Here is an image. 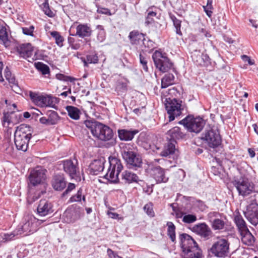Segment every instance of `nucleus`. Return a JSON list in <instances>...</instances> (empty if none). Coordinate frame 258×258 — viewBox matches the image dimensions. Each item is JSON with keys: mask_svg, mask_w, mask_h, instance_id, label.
Wrapping results in <instances>:
<instances>
[{"mask_svg": "<svg viewBox=\"0 0 258 258\" xmlns=\"http://www.w3.org/2000/svg\"><path fill=\"white\" fill-rule=\"evenodd\" d=\"M163 102L167 113H173L175 111L181 113L184 110V104L182 101L175 98L166 97L164 100H163Z\"/></svg>", "mask_w": 258, "mask_h": 258, "instance_id": "15", "label": "nucleus"}, {"mask_svg": "<svg viewBox=\"0 0 258 258\" xmlns=\"http://www.w3.org/2000/svg\"><path fill=\"white\" fill-rule=\"evenodd\" d=\"M121 180L122 183L128 184L132 182H138L139 177L134 173L125 170L121 175Z\"/></svg>", "mask_w": 258, "mask_h": 258, "instance_id": "29", "label": "nucleus"}, {"mask_svg": "<svg viewBox=\"0 0 258 258\" xmlns=\"http://www.w3.org/2000/svg\"><path fill=\"white\" fill-rule=\"evenodd\" d=\"M0 41L5 46L9 45L10 41L8 39V34L5 26L0 22Z\"/></svg>", "mask_w": 258, "mask_h": 258, "instance_id": "35", "label": "nucleus"}, {"mask_svg": "<svg viewBox=\"0 0 258 258\" xmlns=\"http://www.w3.org/2000/svg\"><path fill=\"white\" fill-rule=\"evenodd\" d=\"M30 97L32 101L41 108H52L60 111L56 104H58L60 99L51 95H42L30 92Z\"/></svg>", "mask_w": 258, "mask_h": 258, "instance_id": "4", "label": "nucleus"}, {"mask_svg": "<svg viewBox=\"0 0 258 258\" xmlns=\"http://www.w3.org/2000/svg\"><path fill=\"white\" fill-rule=\"evenodd\" d=\"M76 187V185L75 184L72 183H69L68 184V186L67 187V188L66 189V190L62 194V196L64 197L67 195H68L70 192H71L72 190H73Z\"/></svg>", "mask_w": 258, "mask_h": 258, "instance_id": "59", "label": "nucleus"}, {"mask_svg": "<svg viewBox=\"0 0 258 258\" xmlns=\"http://www.w3.org/2000/svg\"><path fill=\"white\" fill-rule=\"evenodd\" d=\"M229 242L225 239H220L215 242L210 249V251L215 256L223 257L229 253Z\"/></svg>", "mask_w": 258, "mask_h": 258, "instance_id": "12", "label": "nucleus"}, {"mask_svg": "<svg viewBox=\"0 0 258 258\" xmlns=\"http://www.w3.org/2000/svg\"><path fill=\"white\" fill-rule=\"evenodd\" d=\"M56 78L59 80L66 82H72L74 80V78L70 76H65L62 74H57L56 75Z\"/></svg>", "mask_w": 258, "mask_h": 258, "instance_id": "57", "label": "nucleus"}, {"mask_svg": "<svg viewBox=\"0 0 258 258\" xmlns=\"http://www.w3.org/2000/svg\"><path fill=\"white\" fill-rule=\"evenodd\" d=\"M109 162L110 166L107 173L104 175V178L112 183H118L119 182L118 175L123 169L121 161L116 157H110Z\"/></svg>", "mask_w": 258, "mask_h": 258, "instance_id": "7", "label": "nucleus"}, {"mask_svg": "<svg viewBox=\"0 0 258 258\" xmlns=\"http://www.w3.org/2000/svg\"><path fill=\"white\" fill-rule=\"evenodd\" d=\"M91 34L92 30L87 24H79L76 27V33L75 34L70 33V35L78 36L79 37L83 38L90 37Z\"/></svg>", "mask_w": 258, "mask_h": 258, "instance_id": "27", "label": "nucleus"}, {"mask_svg": "<svg viewBox=\"0 0 258 258\" xmlns=\"http://www.w3.org/2000/svg\"><path fill=\"white\" fill-rule=\"evenodd\" d=\"M115 90L118 95L124 96L128 90L127 83L122 81H118Z\"/></svg>", "mask_w": 258, "mask_h": 258, "instance_id": "34", "label": "nucleus"}, {"mask_svg": "<svg viewBox=\"0 0 258 258\" xmlns=\"http://www.w3.org/2000/svg\"><path fill=\"white\" fill-rule=\"evenodd\" d=\"M219 213L216 212H210L208 214V217L212 223V228L215 230H223L224 229L226 223L221 219L218 218Z\"/></svg>", "mask_w": 258, "mask_h": 258, "instance_id": "19", "label": "nucleus"}, {"mask_svg": "<svg viewBox=\"0 0 258 258\" xmlns=\"http://www.w3.org/2000/svg\"><path fill=\"white\" fill-rule=\"evenodd\" d=\"M148 14L146 17V21L145 24L146 26H149L151 24H152L154 23V17H156L157 15V13L153 11H150L149 10L147 11Z\"/></svg>", "mask_w": 258, "mask_h": 258, "instance_id": "47", "label": "nucleus"}, {"mask_svg": "<svg viewBox=\"0 0 258 258\" xmlns=\"http://www.w3.org/2000/svg\"><path fill=\"white\" fill-rule=\"evenodd\" d=\"M45 14L49 17H53L54 16L53 12L50 10L48 4V0L45 2L40 6Z\"/></svg>", "mask_w": 258, "mask_h": 258, "instance_id": "45", "label": "nucleus"}, {"mask_svg": "<svg viewBox=\"0 0 258 258\" xmlns=\"http://www.w3.org/2000/svg\"><path fill=\"white\" fill-rule=\"evenodd\" d=\"M122 156L129 168L134 169L142 166V161L140 156L133 151L123 150Z\"/></svg>", "mask_w": 258, "mask_h": 258, "instance_id": "14", "label": "nucleus"}, {"mask_svg": "<svg viewBox=\"0 0 258 258\" xmlns=\"http://www.w3.org/2000/svg\"><path fill=\"white\" fill-rule=\"evenodd\" d=\"M107 253L110 258H122L110 249H108Z\"/></svg>", "mask_w": 258, "mask_h": 258, "instance_id": "63", "label": "nucleus"}, {"mask_svg": "<svg viewBox=\"0 0 258 258\" xmlns=\"http://www.w3.org/2000/svg\"><path fill=\"white\" fill-rule=\"evenodd\" d=\"M64 171L69 175L72 179L80 180V172L78 166V161L72 160H66L62 161Z\"/></svg>", "mask_w": 258, "mask_h": 258, "instance_id": "13", "label": "nucleus"}, {"mask_svg": "<svg viewBox=\"0 0 258 258\" xmlns=\"http://www.w3.org/2000/svg\"><path fill=\"white\" fill-rule=\"evenodd\" d=\"M32 130L29 126L24 124L17 126L15 132V144L19 150L26 151L28 143L32 137Z\"/></svg>", "mask_w": 258, "mask_h": 258, "instance_id": "3", "label": "nucleus"}, {"mask_svg": "<svg viewBox=\"0 0 258 258\" xmlns=\"http://www.w3.org/2000/svg\"><path fill=\"white\" fill-rule=\"evenodd\" d=\"M82 189L80 188L77 193L70 199L69 201L71 202H80L82 199Z\"/></svg>", "mask_w": 258, "mask_h": 258, "instance_id": "54", "label": "nucleus"}, {"mask_svg": "<svg viewBox=\"0 0 258 258\" xmlns=\"http://www.w3.org/2000/svg\"><path fill=\"white\" fill-rule=\"evenodd\" d=\"M21 115L17 114H4L2 119L3 125L5 127H9L14 125L21 121Z\"/></svg>", "mask_w": 258, "mask_h": 258, "instance_id": "24", "label": "nucleus"}, {"mask_svg": "<svg viewBox=\"0 0 258 258\" xmlns=\"http://www.w3.org/2000/svg\"><path fill=\"white\" fill-rule=\"evenodd\" d=\"M176 141L174 140H169L168 142L165 144L164 148L160 153V155L164 157L170 158L175 154L177 149L175 147Z\"/></svg>", "mask_w": 258, "mask_h": 258, "instance_id": "22", "label": "nucleus"}, {"mask_svg": "<svg viewBox=\"0 0 258 258\" xmlns=\"http://www.w3.org/2000/svg\"><path fill=\"white\" fill-rule=\"evenodd\" d=\"M175 77L173 74L167 73L161 79V88H166L174 84Z\"/></svg>", "mask_w": 258, "mask_h": 258, "instance_id": "33", "label": "nucleus"}, {"mask_svg": "<svg viewBox=\"0 0 258 258\" xmlns=\"http://www.w3.org/2000/svg\"><path fill=\"white\" fill-rule=\"evenodd\" d=\"M242 59L245 62H247L249 65H252L254 63V60H252L250 57L246 55H243L241 56Z\"/></svg>", "mask_w": 258, "mask_h": 258, "instance_id": "61", "label": "nucleus"}, {"mask_svg": "<svg viewBox=\"0 0 258 258\" xmlns=\"http://www.w3.org/2000/svg\"><path fill=\"white\" fill-rule=\"evenodd\" d=\"M197 220V216L194 214H187L183 216L182 221L187 224H190L195 222Z\"/></svg>", "mask_w": 258, "mask_h": 258, "instance_id": "53", "label": "nucleus"}, {"mask_svg": "<svg viewBox=\"0 0 258 258\" xmlns=\"http://www.w3.org/2000/svg\"><path fill=\"white\" fill-rule=\"evenodd\" d=\"M93 135L101 141H110L109 144L111 146L115 143L112 130L101 123L93 130Z\"/></svg>", "mask_w": 258, "mask_h": 258, "instance_id": "9", "label": "nucleus"}, {"mask_svg": "<svg viewBox=\"0 0 258 258\" xmlns=\"http://www.w3.org/2000/svg\"><path fill=\"white\" fill-rule=\"evenodd\" d=\"M50 34L51 37L54 38L55 42L58 46L60 47L63 46V42L64 39L63 37L60 35L59 32L56 31H51L50 32Z\"/></svg>", "mask_w": 258, "mask_h": 258, "instance_id": "40", "label": "nucleus"}, {"mask_svg": "<svg viewBox=\"0 0 258 258\" xmlns=\"http://www.w3.org/2000/svg\"><path fill=\"white\" fill-rule=\"evenodd\" d=\"M201 139L204 144L212 148L217 147L221 142L219 130L214 125L207 126L202 133Z\"/></svg>", "mask_w": 258, "mask_h": 258, "instance_id": "5", "label": "nucleus"}, {"mask_svg": "<svg viewBox=\"0 0 258 258\" xmlns=\"http://www.w3.org/2000/svg\"><path fill=\"white\" fill-rule=\"evenodd\" d=\"M44 192V191H43V190H42L40 192H39L38 194H35V195H34L32 197V199L31 197H29L28 199V202L30 203H32L34 202L35 200H37L40 197V194H43Z\"/></svg>", "mask_w": 258, "mask_h": 258, "instance_id": "62", "label": "nucleus"}, {"mask_svg": "<svg viewBox=\"0 0 258 258\" xmlns=\"http://www.w3.org/2000/svg\"><path fill=\"white\" fill-rule=\"evenodd\" d=\"M66 109L68 113H81L79 109L73 106H67Z\"/></svg>", "mask_w": 258, "mask_h": 258, "instance_id": "60", "label": "nucleus"}, {"mask_svg": "<svg viewBox=\"0 0 258 258\" xmlns=\"http://www.w3.org/2000/svg\"><path fill=\"white\" fill-rule=\"evenodd\" d=\"M233 185L236 188L240 195L247 196L255 192V185L247 178L241 177L233 181Z\"/></svg>", "mask_w": 258, "mask_h": 258, "instance_id": "11", "label": "nucleus"}, {"mask_svg": "<svg viewBox=\"0 0 258 258\" xmlns=\"http://www.w3.org/2000/svg\"><path fill=\"white\" fill-rule=\"evenodd\" d=\"M34 26L31 25L29 27H22V30L24 34L33 36V32L34 30Z\"/></svg>", "mask_w": 258, "mask_h": 258, "instance_id": "56", "label": "nucleus"}, {"mask_svg": "<svg viewBox=\"0 0 258 258\" xmlns=\"http://www.w3.org/2000/svg\"><path fill=\"white\" fill-rule=\"evenodd\" d=\"M152 59L156 68L160 72L165 73L170 70H172L173 72H175L173 63L165 53H162L158 50H156L152 55Z\"/></svg>", "mask_w": 258, "mask_h": 258, "instance_id": "6", "label": "nucleus"}, {"mask_svg": "<svg viewBox=\"0 0 258 258\" xmlns=\"http://www.w3.org/2000/svg\"><path fill=\"white\" fill-rule=\"evenodd\" d=\"M138 133V131L137 130L128 131L124 129L118 130V137L122 141L132 140Z\"/></svg>", "mask_w": 258, "mask_h": 258, "instance_id": "30", "label": "nucleus"}, {"mask_svg": "<svg viewBox=\"0 0 258 258\" xmlns=\"http://www.w3.org/2000/svg\"><path fill=\"white\" fill-rule=\"evenodd\" d=\"M167 226H168L167 235L172 242H175L176 240L175 226L172 222H167Z\"/></svg>", "mask_w": 258, "mask_h": 258, "instance_id": "41", "label": "nucleus"}, {"mask_svg": "<svg viewBox=\"0 0 258 258\" xmlns=\"http://www.w3.org/2000/svg\"><path fill=\"white\" fill-rule=\"evenodd\" d=\"M47 116H44L40 118L41 123L46 125H52L55 124L58 120L59 117L58 114H46Z\"/></svg>", "mask_w": 258, "mask_h": 258, "instance_id": "32", "label": "nucleus"}, {"mask_svg": "<svg viewBox=\"0 0 258 258\" xmlns=\"http://www.w3.org/2000/svg\"><path fill=\"white\" fill-rule=\"evenodd\" d=\"M32 216L27 215L24 217L23 224L20 226L16 230L10 234H5L3 239L6 241L11 240L15 236L24 234L29 235L37 231L38 224L42 222Z\"/></svg>", "mask_w": 258, "mask_h": 258, "instance_id": "2", "label": "nucleus"}, {"mask_svg": "<svg viewBox=\"0 0 258 258\" xmlns=\"http://www.w3.org/2000/svg\"><path fill=\"white\" fill-rule=\"evenodd\" d=\"M17 51L24 58L30 57L33 54V47L30 43H26L20 44L17 47Z\"/></svg>", "mask_w": 258, "mask_h": 258, "instance_id": "28", "label": "nucleus"}, {"mask_svg": "<svg viewBox=\"0 0 258 258\" xmlns=\"http://www.w3.org/2000/svg\"><path fill=\"white\" fill-rule=\"evenodd\" d=\"M180 246L182 248V258H202V251L196 241L188 234L181 233L179 235Z\"/></svg>", "mask_w": 258, "mask_h": 258, "instance_id": "1", "label": "nucleus"}, {"mask_svg": "<svg viewBox=\"0 0 258 258\" xmlns=\"http://www.w3.org/2000/svg\"><path fill=\"white\" fill-rule=\"evenodd\" d=\"M84 123L88 128H90L93 134V130L98 124H100L101 123L95 120L94 119H89L85 120Z\"/></svg>", "mask_w": 258, "mask_h": 258, "instance_id": "48", "label": "nucleus"}, {"mask_svg": "<svg viewBox=\"0 0 258 258\" xmlns=\"http://www.w3.org/2000/svg\"><path fill=\"white\" fill-rule=\"evenodd\" d=\"M35 66L36 68L41 72L43 75H46L49 73V67L41 62H38L35 63Z\"/></svg>", "mask_w": 258, "mask_h": 258, "instance_id": "44", "label": "nucleus"}, {"mask_svg": "<svg viewBox=\"0 0 258 258\" xmlns=\"http://www.w3.org/2000/svg\"><path fill=\"white\" fill-rule=\"evenodd\" d=\"M234 220L240 233L248 229L245 222L241 216H235Z\"/></svg>", "mask_w": 258, "mask_h": 258, "instance_id": "38", "label": "nucleus"}, {"mask_svg": "<svg viewBox=\"0 0 258 258\" xmlns=\"http://www.w3.org/2000/svg\"><path fill=\"white\" fill-rule=\"evenodd\" d=\"M244 215L252 224L256 225L258 224V204L255 200L247 206Z\"/></svg>", "mask_w": 258, "mask_h": 258, "instance_id": "17", "label": "nucleus"}, {"mask_svg": "<svg viewBox=\"0 0 258 258\" xmlns=\"http://www.w3.org/2000/svg\"><path fill=\"white\" fill-rule=\"evenodd\" d=\"M51 184L55 190L61 191L67 185V182L63 175L57 174L53 177Z\"/></svg>", "mask_w": 258, "mask_h": 258, "instance_id": "26", "label": "nucleus"}, {"mask_svg": "<svg viewBox=\"0 0 258 258\" xmlns=\"http://www.w3.org/2000/svg\"><path fill=\"white\" fill-rule=\"evenodd\" d=\"M168 134L170 136V140H174L176 141V139L182 138L183 134L180 131V128L178 126H175L170 130L168 132Z\"/></svg>", "mask_w": 258, "mask_h": 258, "instance_id": "36", "label": "nucleus"}, {"mask_svg": "<svg viewBox=\"0 0 258 258\" xmlns=\"http://www.w3.org/2000/svg\"><path fill=\"white\" fill-rule=\"evenodd\" d=\"M191 231L200 236L205 240H208L213 236V232L211 228L205 223L194 225L191 228Z\"/></svg>", "mask_w": 258, "mask_h": 258, "instance_id": "16", "label": "nucleus"}, {"mask_svg": "<svg viewBox=\"0 0 258 258\" xmlns=\"http://www.w3.org/2000/svg\"><path fill=\"white\" fill-rule=\"evenodd\" d=\"M144 210L146 213L151 217L154 216V211L153 210V204L151 203H149L145 205Z\"/></svg>", "mask_w": 258, "mask_h": 258, "instance_id": "55", "label": "nucleus"}, {"mask_svg": "<svg viewBox=\"0 0 258 258\" xmlns=\"http://www.w3.org/2000/svg\"><path fill=\"white\" fill-rule=\"evenodd\" d=\"M145 34L135 30L130 32L128 38L131 45L137 46H141L142 42L145 41Z\"/></svg>", "mask_w": 258, "mask_h": 258, "instance_id": "21", "label": "nucleus"}, {"mask_svg": "<svg viewBox=\"0 0 258 258\" xmlns=\"http://www.w3.org/2000/svg\"><path fill=\"white\" fill-rule=\"evenodd\" d=\"M179 123L183 124L189 132L198 133L203 129L205 122L202 117H194L192 115H188Z\"/></svg>", "mask_w": 258, "mask_h": 258, "instance_id": "10", "label": "nucleus"}, {"mask_svg": "<svg viewBox=\"0 0 258 258\" xmlns=\"http://www.w3.org/2000/svg\"><path fill=\"white\" fill-rule=\"evenodd\" d=\"M68 42L72 49L78 50L81 46L80 44L79 43V40H76L72 37H68Z\"/></svg>", "mask_w": 258, "mask_h": 258, "instance_id": "49", "label": "nucleus"}, {"mask_svg": "<svg viewBox=\"0 0 258 258\" xmlns=\"http://www.w3.org/2000/svg\"><path fill=\"white\" fill-rule=\"evenodd\" d=\"M141 47H144V48L142 49L141 51L143 52H144V51H148V49L151 50L154 48V43L150 39L147 41L145 39V41H144V42H142Z\"/></svg>", "mask_w": 258, "mask_h": 258, "instance_id": "46", "label": "nucleus"}, {"mask_svg": "<svg viewBox=\"0 0 258 258\" xmlns=\"http://www.w3.org/2000/svg\"><path fill=\"white\" fill-rule=\"evenodd\" d=\"M72 207L76 210V211L74 212V218H70L69 219L68 218V216L71 215L70 210H67L64 213V216L66 217L65 220L68 223L75 222L77 220L80 218L83 215V209H82L80 206H78L77 205H73Z\"/></svg>", "mask_w": 258, "mask_h": 258, "instance_id": "25", "label": "nucleus"}, {"mask_svg": "<svg viewBox=\"0 0 258 258\" xmlns=\"http://www.w3.org/2000/svg\"><path fill=\"white\" fill-rule=\"evenodd\" d=\"M47 170L41 166H37L33 169L29 176V187L31 189L33 187L37 186H45L46 173Z\"/></svg>", "mask_w": 258, "mask_h": 258, "instance_id": "8", "label": "nucleus"}, {"mask_svg": "<svg viewBox=\"0 0 258 258\" xmlns=\"http://www.w3.org/2000/svg\"><path fill=\"white\" fill-rule=\"evenodd\" d=\"M240 233L241 241L244 244L248 246H251L254 244L255 238L248 229Z\"/></svg>", "mask_w": 258, "mask_h": 258, "instance_id": "31", "label": "nucleus"}, {"mask_svg": "<svg viewBox=\"0 0 258 258\" xmlns=\"http://www.w3.org/2000/svg\"><path fill=\"white\" fill-rule=\"evenodd\" d=\"M98 61V57L96 54L87 55L86 56V60H84V66H87V63H97Z\"/></svg>", "mask_w": 258, "mask_h": 258, "instance_id": "51", "label": "nucleus"}, {"mask_svg": "<svg viewBox=\"0 0 258 258\" xmlns=\"http://www.w3.org/2000/svg\"><path fill=\"white\" fill-rule=\"evenodd\" d=\"M37 214L40 216L51 214L54 210L52 204L46 200H41L37 208Z\"/></svg>", "mask_w": 258, "mask_h": 258, "instance_id": "18", "label": "nucleus"}, {"mask_svg": "<svg viewBox=\"0 0 258 258\" xmlns=\"http://www.w3.org/2000/svg\"><path fill=\"white\" fill-rule=\"evenodd\" d=\"M151 174L157 183H165L168 180V177L165 176L164 169L160 166L153 167L151 170Z\"/></svg>", "mask_w": 258, "mask_h": 258, "instance_id": "20", "label": "nucleus"}, {"mask_svg": "<svg viewBox=\"0 0 258 258\" xmlns=\"http://www.w3.org/2000/svg\"><path fill=\"white\" fill-rule=\"evenodd\" d=\"M140 62L143 69L146 72L148 71V62L150 57L144 52L140 51L139 54Z\"/></svg>", "mask_w": 258, "mask_h": 258, "instance_id": "39", "label": "nucleus"}, {"mask_svg": "<svg viewBox=\"0 0 258 258\" xmlns=\"http://www.w3.org/2000/svg\"><path fill=\"white\" fill-rule=\"evenodd\" d=\"M105 160L103 158L94 160L89 165L90 173L93 175H97L104 168Z\"/></svg>", "mask_w": 258, "mask_h": 258, "instance_id": "23", "label": "nucleus"}, {"mask_svg": "<svg viewBox=\"0 0 258 258\" xmlns=\"http://www.w3.org/2000/svg\"><path fill=\"white\" fill-rule=\"evenodd\" d=\"M5 77L9 83L12 84L15 87H18L15 78L12 75L11 72L8 67H7L4 71Z\"/></svg>", "mask_w": 258, "mask_h": 258, "instance_id": "42", "label": "nucleus"}, {"mask_svg": "<svg viewBox=\"0 0 258 258\" xmlns=\"http://www.w3.org/2000/svg\"><path fill=\"white\" fill-rule=\"evenodd\" d=\"M213 1L212 0H208L207 3V5L203 6V8L204 11L206 13L207 15L211 18L212 16V14L213 13L212 10L213 9V7L212 6Z\"/></svg>", "mask_w": 258, "mask_h": 258, "instance_id": "52", "label": "nucleus"}, {"mask_svg": "<svg viewBox=\"0 0 258 258\" xmlns=\"http://www.w3.org/2000/svg\"><path fill=\"white\" fill-rule=\"evenodd\" d=\"M170 19L172 20L173 25L176 29V33L180 36H182V33L181 31V21L178 19L173 14L169 13Z\"/></svg>", "mask_w": 258, "mask_h": 258, "instance_id": "37", "label": "nucleus"}, {"mask_svg": "<svg viewBox=\"0 0 258 258\" xmlns=\"http://www.w3.org/2000/svg\"><path fill=\"white\" fill-rule=\"evenodd\" d=\"M97 28L98 29V33L97 38L98 41L101 42L103 41V40L105 38L106 34L105 31L104 30L103 26L101 25H97Z\"/></svg>", "mask_w": 258, "mask_h": 258, "instance_id": "50", "label": "nucleus"}, {"mask_svg": "<svg viewBox=\"0 0 258 258\" xmlns=\"http://www.w3.org/2000/svg\"><path fill=\"white\" fill-rule=\"evenodd\" d=\"M96 7H97V12L98 13L101 14H105V15H106L108 16L111 15V13L109 9H108L107 8L101 7L97 5H96Z\"/></svg>", "mask_w": 258, "mask_h": 258, "instance_id": "58", "label": "nucleus"}, {"mask_svg": "<svg viewBox=\"0 0 258 258\" xmlns=\"http://www.w3.org/2000/svg\"><path fill=\"white\" fill-rule=\"evenodd\" d=\"M181 87L179 85L176 87H173L169 89L168 97L177 99L180 97L181 95Z\"/></svg>", "mask_w": 258, "mask_h": 258, "instance_id": "43", "label": "nucleus"}, {"mask_svg": "<svg viewBox=\"0 0 258 258\" xmlns=\"http://www.w3.org/2000/svg\"><path fill=\"white\" fill-rule=\"evenodd\" d=\"M144 190L148 195H150L153 192V188L152 187L147 186L146 188H144Z\"/></svg>", "mask_w": 258, "mask_h": 258, "instance_id": "64", "label": "nucleus"}]
</instances>
